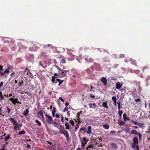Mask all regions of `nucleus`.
<instances>
[{
    "instance_id": "nucleus-1",
    "label": "nucleus",
    "mask_w": 150,
    "mask_h": 150,
    "mask_svg": "<svg viewBox=\"0 0 150 150\" xmlns=\"http://www.w3.org/2000/svg\"><path fill=\"white\" fill-rule=\"evenodd\" d=\"M45 119L47 122L48 123L50 124H51L52 123L53 120L52 117L50 116H49L47 114H46Z\"/></svg>"
},
{
    "instance_id": "nucleus-2",
    "label": "nucleus",
    "mask_w": 150,
    "mask_h": 150,
    "mask_svg": "<svg viewBox=\"0 0 150 150\" xmlns=\"http://www.w3.org/2000/svg\"><path fill=\"white\" fill-rule=\"evenodd\" d=\"M87 129L88 130L87 131V130L86 128L85 127H82L80 129V131H83L84 132H87L88 134H90L91 133V126H89L88 127Z\"/></svg>"
},
{
    "instance_id": "nucleus-3",
    "label": "nucleus",
    "mask_w": 150,
    "mask_h": 150,
    "mask_svg": "<svg viewBox=\"0 0 150 150\" xmlns=\"http://www.w3.org/2000/svg\"><path fill=\"white\" fill-rule=\"evenodd\" d=\"M9 100L12 101L13 104L14 105H16V103H19L20 104L22 103L21 102L19 101L17 98H11L9 99Z\"/></svg>"
},
{
    "instance_id": "nucleus-4",
    "label": "nucleus",
    "mask_w": 150,
    "mask_h": 150,
    "mask_svg": "<svg viewBox=\"0 0 150 150\" xmlns=\"http://www.w3.org/2000/svg\"><path fill=\"white\" fill-rule=\"evenodd\" d=\"M131 133L132 134L137 135L139 137V139L140 140H141L142 135L140 133H138L135 130H132L131 132Z\"/></svg>"
},
{
    "instance_id": "nucleus-5",
    "label": "nucleus",
    "mask_w": 150,
    "mask_h": 150,
    "mask_svg": "<svg viewBox=\"0 0 150 150\" xmlns=\"http://www.w3.org/2000/svg\"><path fill=\"white\" fill-rule=\"evenodd\" d=\"M62 134H63L65 136L67 141L69 140L70 139L69 136L67 131L65 130L64 132H62Z\"/></svg>"
},
{
    "instance_id": "nucleus-6",
    "label": "nucleus",
    "mask_w": 150,
    "mask_h": 150,
    "mask_svg": "<svg viewBox=\"0 0 150 150\" xmlns=\"http://www.w3.org/2000/svg\"><path fill=\"white\" fill-rule=\"evenodd\" d=\"M62 71V73H60V77H65L67 75V74L65 73L66 72H69V70H61Z\"/></svg>"
},
{
    "instance_id": "nucleus-7",
    "label": "nucleus",
    "mask_w": 150,
    "mask_h": 150,
    "mask_svg": "<svg viewBox=\"0 0 150 150\" xmlns=\"http://www.w3.org/2000/svg\"><path fill=\"white\" fill-rule=\"evenodd\" d=\"M101 81L102 83L106 86L107 84V80L104 77L101 78Z\"/></svg>"
},
{
    "instance_id": "nucleus-8",
    "label": "nucleus",
    "mask_w": 150,
    "mask_h": 150,
    "mask_svg": "<svg viewBox=\"0 0 150 150\" xmlns=\"http://www.w3.org/2000/svg\"><path fill=\"white\" fill-rule=\"evenodd\" d=\"M139 140L137 137H134L133 140L132 144H138Z\"/></svg>"
},
{
    "instance_id": "nucleus-9",
    "label": "nucleus",
    "mask_w": 150,
    "mask_h": 150,
    "mask_svg": "<svg viewBox=\"0 0 150 150\" xmlns=\"http://www.w3.org/2000/svg\"><path fill=\"white\" fill-rule=\"evenodd\" d=\"M132 146L135 150H139V146L138 144H132Z\"/></svg>"
},
{
    "instance_id": "nucleus-10",
    "label": "nucleus",
    "mask_w": 150,
    "mask_h": 150,
    "mask_svg": "<svg viewBox=\"0 0 150 150\" xmlns=\"http://www.w3.org/2000/svg\"><path fill=\"white\" fill-rule=\"evenodd\" d=\"M129 61L131 62V63L132 64L136 66H137V62L135 60L131 58L129 59Z\"/></svg>"
},
{
    "instance_id": "nucleus-11",
    "label": "nucleus",
    "mask_w": 150,
    "mask_h": 150,
    "mask_svg": "<svg viewBox=\"0 0 150 150\" xmlns=\"http://www.w3.org/2000/svg\"><path fill=\"white\" fill-rule=\"evenodd\" d=\"M9 120H11L13 125H18L17 121L15 120L14 118H10Z\"/></svg>"
},
{
    "instance_id": "nucleus-12",
    "label": "nucleus",
    "mask_w": 150,
    "mask_h": 150,
    "mask_svg": "<svg viewBox=\"0 0 150 150\" xmlns=\"http://www.w3.org/2000/svg\"><path fill=\"white\" fill-rule=\"evenodd\" d=\"M116 89H118L122 87V85L119 82H117L116 83Z\"/></svg>"
},
{
    "instance_id": "nucleus-13",
    "label": "nucleus",
    "mask_w": 150,
    "mask_h": 150,
    "mask_svg": "<svg viewBox=\"0 0 150 150\" xmlns=\"http://www.w3.org/2000/svg\"><path fill=\"white\" fill-rule=\"evenodd\" d=\"M107 105H108V104L107 103V101L104 102L102 103V106L103 107H104L107 109H108V107Z\"/></svg>"
},
{
    "instance_id": "nucleus-14",
    "label": "nucleus",
    "mask_w": 150,
    "mask_h": 150,
    "mask_svg": "<svg viewBox=\"0 0 150 150\" xmlns=\"http://www.w3.org/2000/svg\"><path fill=\"white\" fill-rule=\"evenodd\" d=\"M71 71L75 74L76 75L78 74V72L77 70H76L74 69H71Z\"/></svg>"
},
{
    "instance_id": "nucleus-15",
    "label": "nucleus",
    "mask_w": 150,
    "mask_h": 150,
    "mask_svg": "<svg viewBox=\"0 0 150 150\" xmlns=\"http://www.w3.org/2000/svg\"><path fill=\"white\" fill-rule=\"evenodd\" d=\"M28 113L29 109H26L23 112V115L25 116H26L27 115Z\"/></svg>"
},
{
    "instance_id": "nucleus-16",
    "label": "nucleus",
    "mask_w": 150,
    "mask_h": 150,
    "mask_svg": "<svg viewBox=\"0 0 150 150\" xmlns=\"http://www.w3.org/2000/svg\"><path fill=\"white\" fill-rule=\"evenodd\" d=\"M93 145L91 144L89 145L87 148L86 150H93Z\"/></svg>"
},
{
    "instance_id": "nucleus-17",
    "label": "nucleus",
    "mask_w": 150,
    "mask_h": 150,
    "mask_svg": "<svg viewBox=\"0 0 150 150\" xmlns=\"http://www.w3.org/2000/svg\"><path fill=\"white\" fill-rule=\"evenodd\" d=\"M82 113V111H80L79 112L77 113V115H76L77 120H78V121L80 119L79 116L80 115V114Z\"/></svg>"
},
{
    "instance_id": "nucleus-18",
    "label": "nucleus",
    "mask_w": 150,
    "mask_h": 150,
    "mask_svg": "<svg viewBox=\"0 0 150 150\" xmlns=\"http://www.w3.org/2000/svg\"><path fill=\"white\" fill-rule=\"evenodd\" d=\"M56 108L54 107L53 108V110L52 111V116L54 117L55 116V113L56 112Z\"/></svg>"
},
{
    "instance_id": "nucleus-19",
    "label": "nucleus",
    "mask_w": 150,
    "mask_h": 150,
    "mask_svg": "<svg viewBox=\"0 0 150 150\" xmlns=\"http://www.w3.org/2000/svg\"><path fill=\"white\" fill-rule=\"evenodd\" d=\"M56 80L57 82H59V86H60V85H61L63 82V80H61L60 79H56Z\"/></svg>"
},
{
    "instance_id": "nucleus-20",
    "label": "nucleus",
    "mask_w": 150,
    "mask_h": 150,
    "mask_svg": "<svg viewBox=\"0 0 150 150\" xmlns=\"http://www.w3.org/2000/svg\"><path fill=\"white\" fill-rule=\"evenodd\" d=\"M103 128L106 129H108L109 128V126L108 125H107L106 124H104L103 125Z\"/></svg>"
},
{
    "instance_id": "nucleus-21",
    "label": "nucleus",
    "mask_w": 150,
    "mask_h": 150,
    "mask_svg": "<svg viewBox=\"0 0 150 150\" xmlns=\"http://www.w3.org/2000/svg\"><path fill=\"white\" fill-rule=\"evenodd\" d=\"M58 74L57 73H55L54 74V75L56 78L60 77V74L59 73V71H58Z\"/></svg>"
},
{
    "instance_id": "nucleus-22",
    "label": "nucleus",
    "mask_w": 150,
    "mask_h": 150,
    "mask_svg": "<svg viewBox=\"0 0 150 150\" xmlns=\"http://www.w3.org/2000/svg\"><path fill=\"white\" fill-rule=\"evenodd\" d=\"M26 133L25 131L24 130H23L18 133V134L19 135H21L22 134H25Z\"/></svg>"
},
{
    "instance_id": "nucleus-23",
    "label": "nucleus",
    "mask_w": 150,
    "mask_h": 150,
    "mask_svg": "<svg viewBox=\"0 0 150 150\" xmlns=\"http://www.w3.org/2000/svg\"><path fill=\"white\" fill-rule=\"evenodd\" d=\"M65 125L66 127V129H70L69 125L68 123L66 122L65 124Z\"/></svg>"
},
{
    "instance_id": "nucleus-24",
    "label": "nucleus",
    "mask_w": 150,
    "mask_h": 150,
    "mask_svg": "<svg viewBox=\"0 0 150 150\" xmlns=\"http://www.w3.org/2000/svg\"><path fill=\"white\" fill-rule=\"evenodd\" d=\"M117 104H118V109L119 110H120V109L121 108H122V106H121V104L120 102H119L117 103Z\"/></svg>"
},
{
    "instance_id": "nucleus-25",
    "label": "nucleus",
    "mask_w": 150,
    "mask_h": 150,
    "mask_svg": "<svg viewBox=\"0 0 150 150\" xmlns=\"http://www.w3.org/2000/svg\"><path fill=\"white\" fill-rule=\"evenodd\" d=\"M111 145L113 147V148L115 149H116L117 147V145L115 143H112Z\"/></svg>"
},
{
    "instance_id": "nucleus-26",
    "label": "nucleus",
    "mask_w": 150,
    "mask_h": 150,
    "mask_svg": "<svg viewBox=\"0 0 150 150\" xmlns=\"http://www.w3.org/2000/svg\"><path fill=\"white\" fill-rule=\"evenodd\" d=\"M0 98H1V100H3L4 98V97L2 95V93L1 91H0Z\"/></svg>"
},
{
    "instance_id": "nucleus-27",
    "label": "nucleus",
    "mask_w": 150,
    "mask_h": 150,
    "mask_svg": "<svg viewBox=\"0 0 150 150\" xmlns=\"http://www.w3.org/2000/svg\"><path fill=\"white\" fill-rule=\"evenodd\" d=\"M118 114L119 115V116L120 117H122V114L123 113V111L122 110H120L118 112Z\"/></svg>"
},
{
    "instance_id": "nucleus-28",
    "label": "nucleus",
    "mask_w": 150,
    "mask_h": 150,
    "mask_svg": "<svg viewBox=\"0 0 150 150\" xmlns=\"http://www.w3.org/2000/svg\"><path fill=\"white\" fill-rule=\"evenodd\" d=\"M127 115L125 113H124L123 114V118L125 121H126Z\"/></svg>"
},
{
    "instance_id": "nucleus-29",
    "label": "nucleus",
    "mask_w": 150,
    "mask_h": 150,
    "mask_svg": "<svg viewBox=\"0 0 150 150\" xmlns=\"http://www.w3.org/2000/svg\"><path fill=\"white\" fill-rule=\"evenodd\" d=\"M35 122H36V123H37L38 125L39 126H40L41 125V122L39 120H35Z\"/></svg>"
},
{
    "instance_id": "nucleus-30",
    "label": "nucleus",
    "mask_w": 150,
    "mask_h": 150,
    "mask_svg": "<svg viewBox=\"0 0 150 150\" xmlns=\"http://www.w3.org/2000/svg\"><path fill=\"white\" fill-rule=\"evenodd\" d=\"M81 143L82 144V145H81L82 147V148H83L85 146L86 144V142H83V141H82L81 142Z\"/></svg>"
},
{
    "instance_id": "nucleus-31",
    "label": "nucleus",
    "mask_w": 150,
    "mask_h": 150,
    "mask_svg": "<svg viewBox=\"0 0 150 150\" xmlns=\"http://www.w3.org/2000/svg\"><path fill=\"white\" fill-rule=\"evenodd\" d=\"M10 138V137L9 136V135H8L7 136H6L5 137V141H7V140H8Z\"/></svg>"
},
{
    "instance_id": "nucleus-32",
    "label": "nucleus",
    "mask_w": 150,
    "mask_h": 150,
    "mask_svg": "<svg viewBox=\"0 0 150 150\" xmlns=\"http://www.w3.org/2000/svg\"><path fill=\"white\" fill-rule=\"evenodd\" d=\"M37 113L38 115H42V114H43V113L42 112L41 110H40L37 112Z\"/></svg>"
},
{
    "instance_id": "nucleus-33",
    "label": "nucleus",
    "mask_w": 150,
    "mask_h": 150,
    "mask_svg": "<svg viewBox=\"0 0 150 150\" xmlns=\"http://www.w3.org/2000/svg\"><path fill=\"white\" fill-rule=\"evenodd\" d=\"M61 62L63 63H65L66 62V61L64 58H62L61 60Z\"/></svg>"
},
{
    "instance_id": "nucleus-34",
    "label": "nucleus",
    "mask_w": 150,
    "mask_h": 150,
    "mask_svg": "<svg viewBox=\"0 0 150 150\" xmlns=\"http://www.w3.org/2000/svg\"><path fill=\"white\" fill-rule=\"evenodd\" d=\"M68 55L71 56V57H74V55H73L72 53L71 52H70V51H69L68 52Z\"/></svg>"
},
{
    "instance_id": "nucleus-35",
    "label": "nucleus",
    "mask_w": 150,
    "mask_h": 150,
    "mask_svg": "<svg viewBox=\"0 0 150 150\" xmlns=\"http://www.w3.org/2000/svg\"><path fill=\"white\" fill-rule=\"evenodd\" d=\"M82 140L83 142H87L88 141V140L86 139V137H84L83 138Z\"/></svg>"
},
{
    "instance_id": "nucleus-36",
    "label": "nucleus",
    "mask_w": 150,
    "mask_h": 150,
    "mask_svg": "<svg viewBox=\"0 0 150 150\" xmlns=\"http://www.w3.org/2000/svg\"><path fill=\"white\" fill-rule=\"evenodd\" d=\"M55 76L52 77V81L53 83H54L55 81Z\"/></svg>"
},
{
    "instance_id": "nucleus-37",
    "label": "nucleus",
    "mask_w": 150,
    "mask_h": 150,
    "mask_svg": "<svg viewBox=\"0 0 150 150\" xmlns=\"http://www.w3.org/2000/svg\"><path fill=\"white\" fill-rule=\"evenodd\" d=\"M70 123L71 124V125L73 126L74 125V122L73 120H70Z\"/></svg>"
},
{
    "instance_id": "nucleus-38",
    "label": "nucleus",
    "mask_w": 150,
    "mask_h": 150,
    "mask_svg": "<svg viewBox=\"0 0 150 150\" xmlns=\"http://www.w3.org/2000/svg\"><path fill=\"white\" fill-rule=\"evenodd\" d=\"M125 123V122L123 121H121L119 122V124L120 125H122V126L123 125H124Z\"/></svg>"
},
{
    "instance_id": "nucleus-39",
    "label": "nucleus",
    "mask_w": 150,
    "mask_h": 150,
    "mask_svg": "<svg viewBox=\"0 0 150 150\" xmlns=\"http://www.w3.org/2000/svg\"><path fill=\"white\" fill-rule=\"evenodd\" d=\"M134 100L135 102H136L137 103H138L140 101H141V100L140 99L138 98L135 99Z\"/></svg>"
},
{
    "instance_id": "nucleus-40",
    "label": "nucleus",
    "mask_w": 150,
    "mask_h": 150,
    "mask_svg": "<svg viewBox=\"0 0 150 150\" xmlns=\"http://www.w3.org/2000/svg\"><path fill=\"white\" fill-rule=\"evenodd\" d=\"M4 71V73H5L6 74H8L10 72V71L8 69H6Z\"/></svg>"
},
{
    "instance_id": "nucleus-41",
    "label": "nucleus",
    "mask_w": 150,
    "mask_h": 150,
    "mask_svg": "<svg viewBox=\"0 0 150 150\" xmlns=\"http://www.w3.org/2000/svg\"><path fill=\"white\" fill-rule=\"evenodd\" d=\"M22 125V124H20L19 125L18 124V130H20L21 129V127Z\"/></svg>"
},
{
    "instance_id": "nucleus-42",
    "label": "nucleus",
    "mask_w": 150,
    "mask_h": 150,
    "mask_svg": "<svg viewBox=\"0 0 150 150\" xmlns=\"http://www.w3.org/2000/svg\"><path fill=\"white\" fill-rule=\"evenodd\" d=\"M23 84V81L22 80H21V81L19 82V86H21L22 84Z\"/></svg>"
},
{
    "instance_id": "nucleus-43",
    "label": "nucleus",
    "mask_w": 150,
    "mask_h": 150,
    "mask_svg": "<svg viewBox=\"0 0 150 150\" xmlns=\"http://www.w3.org/2000/svg\"><path fill=\"white\" fill-rule=\"evenodd\" d=\"M54 125V126H55L56 127H57L58 126V124L56 122H54L53 123Z\"/></svg>"
},
{
    "instance_id": "nucleus-44",
    "label": "nucleus",
    "mask_w": 150,
    "mask_h": 150,
    "mask_svg": "<svg viewBox=\"0 0 150 150\" xmlns=\"http://www.w3.org/2000/svg\"><path fill=\"white\" fill-rule=\"evenodd\" d=\"M4 70L3 66L0 64V71H3Z\"/></svg>"
},
{
    "instance_id": "nucleus-45",
    "label": "nucleus",
    "mask_w": 150,
    "mask_h": 150,
    "mask_svg": "<svg viewBox=\"0 0 150 150\" xmlns=\"http://www.w3.org/2000/svg\"><path fill=\"white\" fill-rule=\"evenodd\" d=\"M5 75H6V74L5 73H4V71L3 72H1V73L0 74V76H3Z\"/></svg>"
},
{
    "instance_id": "nucleus-46",
    "label": "nucleus",
    "mask_w": 150,
    "mask_h": 150,
    "mask_svg": "<svg viewBox=\"0 0 150 150\" xmlns=\"http://www.w3.org/2000/svg\"><path fill=\"white\" fill-rule=\"evenodd\" d=\"M5 75H6V74L5 73H4V71L3 72H1V73L0 74V76H3Z\"/></svg>"
},
{
    "instance_id": "nucleus-47",
    "label": "nucleus",
    "mask_w": 150,
    "mask_h": 150,
    "mask_svg": "<svg viewBox=\"0 0 150 150\" xmlns=\"http://www.w3.org/2000/svg\"><path fill=\"white\" fill-rule=\"evenodd\" d=\"M79 125H77V126H76L75 129H74V130H75V131L76 132L77 131V129L79 127Z\"/></svg>"
},
{
    "instance_id": "nucleus-48",
    "label": "nucleus",
    "mask_w": 150,
    "mask_h": 150,
    "mask_svg": "<svg viewBox=\"0 0 150 150\" xmlns=\"http://www.w3.org/2000/svg\"><path fill=\"white\" fill-rule=\"evenodd\" d=\"M131 121L135 125H137L138 124V123L137 122L133 120H132Z\"/></svg>"
},
{
    "instance_id": "nucleus-49",
    "label": "nucleus",
    "mask_w": 150,
    "mask_h": 150,
    "mask_svg": "<svg viewBox=\"0 0 150 150\" xmlns=\"http://www.w3.org/2000/svg\"><path fill=\"white\" fill-rule=\"evenodd\" d=\"M112 99L114 101H116V97H115V96H113L112 97Z\"/></svg>"
},
{
    "instance_id": "nucleus-50",
    "label": "nucleus",
    "mask_w": 150,
    "mask_h": 150,
    "mask_svg": "<svg viewBox=\"0 0 150 150\" xmlns=\"http://www.w3.org/2000/svg\"><path fill=\"white\" fill-rule=\"evenodd\" d=\"M139 70H136L134 71V72L135 73L139 74Z\"/></svg>"
},
{
    "instance_id": "nucleus-51",
    "label": "nucleus",
    "mask_w": 150,
    "mask_h": 150,
    "mask_svg": "<svg viewBox=\"0 0 150 150\" xmlns=\"http://www.w3.org/2000/svg\"><path fill=\"white\" fill-rule=\"evenodd\" d=\"M18 125H15L14 127V129L15 130H16L17 128H18Z\"/></svg>"
},
{
    "instance_id": "nucleus-52",
    "label": "nucleus",
    "mask_w": 150,
    "mask_h": 150,
    "mask_svg": "<svg viewBox=\"0 0 150 150\" xmlns=\"http://www.w3.org/2000/svg\"><path fill=\"white\" fill-rule=\"evenodd\" d=\"M125 57V55L124 54H120V58H122L124 57Z\"/></svg>"
},
{
    "instance_id": "nucleus-53",
    "label": "nucleus",
    "mask_w": 150,
    "mask_h": 150,
    "mask_svg": "<svg viewBox=\"0 0 150 150\" xmlns=\"http://www.w3.org/2000/svg\"><path fill=\"white\" fill-rule=\"evenodd\" d=\"M56 117L57 118H60V116L58 113H57L56 115Z\"/></svg>"
},
{
    "instance_id": "nucleus-54",
    "label": "nucleus",
    "mask_w": 150,
    "mask_h": 150,
    "mask_svg": "<svg viewBox=\"0 0 150 150\" xmlns=\"http://www.w3.org/2000/svg\"><path fill=\"white\" fill-rule=\"evenodd\" d=\"M4 84V82L2 81L0 82V88H1L3 85Z\"/></svg>"
},
{
    "instance_id": "nucleus-55",
    "label": "nucleus",
    "mask_w": 150,
    "mask_h": 150,
    "mask_svg": "<svg viewBox=\"0 0 150 150\" xmlns=\"http://www.w3.org/2000/svg\"><path fill=\"white\" fill-rule=\"evenodd\" d=\"M64 130H64L63 129H60L59 130V133L60 134H62V132H64Z\"/></svg>"
},
{
    "instance_id": "nucleus-56",
    "label": "nucleus",
    "mask_w": 150,
    "mask_h": 150,
    "mask_svg": "<svg viewBox=\"0 0 150 150\" xmlns=\"http://www.w3.org/2000/svg\"><path fill=\"white\" fill-rule=\"evenodd\" d=\"M7 112L9 113L10 112L11 110L8 107H7Z\"/></svg>"
},
{
    "instance_id": "nucleus-57",
    "label": "nucleus",
    "mask_w": 150,
    "mask_h": 150,
    "mask_svg": "<svg viewBox=\"0 0 150 150\" xmlns=\"http://www.w3.org/2000/svg\"><path fill=\"white\" fill-rule=\"evenodd\" d=\"M68 110V108H65L63 110V112H65L66 111H67Z\"/></svg>"
},
{
    "instance_id": "nucleus-58",
    "label": "nucleus",
    "mask_w": 150,
    "mask_h": 150,
    "mask_svg": "<svg viewBox=\"0 0 150 150\" xmlns=\"http://www.w3.org/2000/svg\"><path fill=\"white\" fill-rule=\"evenodd\" d=\"M64 118L63 116L61 117V120L62 122H63L64 121Z\"/></svg>"
},
{
    "instance_id": "nucleus-59",
    "label": "nucleus",
    "mask_w": 150,
    "mask_h": 150,
    "mask_svg": "<svg viewBox=\"0 0 150 150\" xmlns=\"http://www.w3.org/2000/svg\"><path fill=\"white\" fill-rule=\"evenodd\" d=\"M55 67L57 68V69H59V70L61 71V70H61V69H60L59 68V67L58 66H57V65H55Z\"/></svg>"
},
{
    "instance_id": "nucleus-60",
    "label": "nucleus",
    "mask_w": 150,
    "mask_h": 150,
    "mask_svg": "<svg viewBox=\"0 0 150 150\" xmlns=\"http://www.w3.org/2000/svg\"><path fill=\"white\" fill-rule=\"evenodd\" d=\"M59 99H60L63 102L64 101V100L61 97H59Z\"/></svg>"
},
{
    "instance_id": "nucleus-61",
    "label": "nucleus",
    "mask_w": 150,
    "mask_h": 150,
    "mask_svg": "<svg viewBox=\"0 0 150 150\" xmlns=\"http://www.w3.org/2000/svg\"><path fill=\"white\" fill-rule=\"evenodd\" d=\"M26 147L28 149L30 148L31 146L29 144H27L26 146Z\"/></svg>"
},
{
    "instance_id": "nucleus-62",
    "label": "nucleus",
    "mask_w": 150,
    "mask_h": 150,
    "mask_svg": "<svg viewBox=\"0 0 150 150\" xmlns=\"http://www.w3.org/2000/svg\"><path fill=\"white\" fill-rule=\"evenodd\" d=\"M69 105V103L68 102H67L66 103H65V106H66V107H67Z\"/></svg>"
},
{
    "instance_id": "nucleus-63",
    "label": "nucleus",
    "mask_w": 150,
    "mask_h": 150,
    "mask_svg": "<svg viewBox=\"0 0 150 150\" xmlns=\"http://www.w3.org/2000/svg\"><path fill=\"white\" fill-rule=\"evenodd\" d=\"M46 52H43L41 53V54H42L43 55H46L45 54Z\"/></svg>"
},
{
    "instance_id": "nucleus-64",
    "label": "nucleus",
    "mask_w": 150,
    "mask_h": 150,
    "mask_svg": "<svg viewBox=\"0 0 150 150\" xmlns=\"http://www.w3.org/2000/svg\"><path fill=\"white\" fill-rule=\"evenodd\" d=\"M115 132L114 131H111L110 132V133L112 134L114 133Z\"/></svg>"
}]
</instances>
